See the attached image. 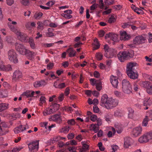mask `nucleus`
I'll list each match as a JSON object with an SVG mask.
<instances>
[{"instance_id":"obj_36","label":"nucleus","mask_w":152,"mask_h":152,"mask_svg":"<svg viewBox=\"0 0 152 152\" xmlns=\"http://www.w3.org/2000/svg\"><path fill=\"white\" fill-rule=\"evenodd\" d=\"M28 42L31 48L32 49H34L36 48L34 42V40L32 38H29Z\"/></svg>"},{"instance_id":"obj_11","label":"nucleus","mask_w":152,"mask_h":152,"mask_svg":"<svg viewBox=\"0 0 152 152\" xmlns=\"http://www.w3.org/2000/svg\"><path fill=\"white\" fill-rule=\"evenodd\" d=\"M152 104V99L148 97L144 99L143 102V109L147 110L148 107Z\"/></svg>"},{"instance_id":"obj_62","label":"nucleus","mask_w":152,"mask_h":152,"mask_svg":"<svg viewBox=\"0 0 152 152\" xmlns=\"http://www.w3.org/2000/svg\"><path fill=\"white\" fill-rule=\"evenodd\" d=\"M6 3L9 6H11L13 4L14 2V0H6Z\"/></svg>"},{"instance_id":"obj_20","label":"nucleus","mask_w":152,"mask_h":152,"mask_svg":"<svg viewBox=\"0 0 152 152\" xmlns=\"http://www.w3.org/2000/svg\"><path fill=\"white\" fill-rule=\"evenodd\" d=\"M137 64L135 62H130L127 64L126 72H131L134 69V67L136 66Z\"/></svg>"},{"instance_id":"obj_39","label":"nucleus","mask_w":152,"mask_h":152,"mask_svg":"<svg viewBox=\"0 0 152 152\" xmlns=\"http://www.w3.org/2000/svg\"><path fill=\"white\" fill-rule=\"evenodd\" d=\"M102 83L100 81H97L96 86V89L98 91H100L102 89Z\"/></svg>"},{"instance_id":"obj_59","label":"nucleus","mask_w":152,"mask_h":152,"mask_svg":"<svg viewBox=\"0 0 152 152\" xmlns=\"http://www.w3.org/2000/svg\"><path fill=\"white\" fill-rule=\"evenodd\" d=\"M81 143L82 145V147L84 148L86 151L88 150L89 149V146L85 143H83V142H81Z\"/></svg>"},{"instance_id":"obj_29","label":"nucleus","mask_w":152,"mask_h":152,"mask_svg":"<svg viewBox=\"0 0 152 152\" xmlns=\"http://www.w3.org/2000/svg\"><path fill=\"white\" fill-rule=\"evenodd\" d=\"M66 52L68 54L69 56L70 57L74 56L76 54L75 51L72 48H70L68 49L67 50Z\"/></svg>"},{"instance_id":"obj_42","label":"nucleus","mask_w":152,"mask_h":152,"mask_svg":"<svg viewBox=\"0 0 152 152\" xmlns=\"http://www.w3.org/2000/svg\"><path fill=\"white\" fill-rule=\"evenodd\" d=\"M99 5L98 4V6L101 9H104V5L103 3V1L102 0H99ZM107 9V7H105L104 9L105 10H106Z\"/></svg>"},{"instance_id":"obj_15","label":"nucleus","mask_w":152,"mask_h":152,"mask_svg":"<svg viewBox=\"0 0 152 152\" xmlns=\"http://www.w3.org/2000/svg\"><path fill=\"white\" fill-rule=\"evenodd\" d=\"M110 82L114 87H117L118 84V78L117 77L111 75L110 77Z\"/></svg>"},{"instance_id":"obj_21","label":"nucleus","mask_w":152,"mask_h":152,"mask_svg":"<svg viewBox=\"0 0 152 152\" xmlns=\"http://www.w3.org/2000/svg\"><path fill=\"white\" fill-rule=\"evenodd\" d=\"M37 55V53L36 52L31 51L28 50L26 56L29 59L32 60Z\"/></svg>"},{"instance_id":"obj_49","label":"nucleus","mask_w":152,"mask_h":152,"mask_svg":"<svg viewBox=\"0 0 152 152\" xmlns=\"http://www.w3.org/2000/svg\"><path fill=\"white\" fill-rule=\"evenodd\" d=\"M98 7V4L95 3L93 4L90 7V10H91V13L93 12V11L95 10Z\"/></svg>"},{"instance_id":"obj_44","label":"nucleus","mask_w":152,"mask_h":152,"mask_svg":"<svg viewBox=\"0 0 152 152\" xmlns=\"http://www.w3.org/2000/svg\"><path fill=\"white\" fill-rule=\"evenodd\" d=\"M43 15L42 13L41 12H36L34 15V17L36 19H39Z\"/></svg>"},{"instance_id":"obj_57","label":"nucleus","mask_w":152,"mask_h":152,"mask_svg":"<svg viewBox=\"0 0 152 152\" xmlns=\"http://www.w3.org/2000/svg\"><path fill=\"white\" fill-rule=\"evenodd\" d=\"M38 27L37 28L41 29H43V23L40 21L37 23Z\"/></svg>"},{"instance_id":"obj_4","label":"nucleus","mask_w":152,"mask_h":152,"mask_svg":"<svg viewBox=\"0 0 152 152\" xmlns=\"http://www.w3.org/2000/svg\"><path fill=\"white\" fill-rule=\"evenodd\" d=\"M122 89L124 92L126 94H129L132 92L131 85L129 82L126 79L123 80L122 82Z\"/></svg>"},{"instance_id":"obj_50","label":"nucleus","mask_w":152,"mask_h":152,"mask_svg":"<svg viewBox=\"0 0 152 152\" xmlns=\"http://www.w3.org/2000/svg\"><path fill=\"white\" fill-rule=\"evenodd\" d=\"M69 127L68 126H66L61 129V132L64 133H67L69 131Z\"/></svg>"},{"instance_id":"obj_2","label":"nucleus","mask_w":152,"mask_h":152,"mask_svg":"<svg viewBox=\"0 0 152 152\" xmlns=\"http://www.w3.org/2000/svg\"><path fill=\"white\" fill-rule=\"evenodd\" d=\"M59 104L53 103L49 107L45 108L43 111V114L46 116L54 113L59 109Z\"/></svg>"},{"instance_id":"obj_23","label":"nucleus","mask_w":152,"mask_h":152,"mask_svg":"<svg viewBox=\"0 0 152 152\" xmlns=\"http://www.w3.org/2000/svg\"><path fill=\"white\" fill-rule=\"evenodd\" d=\"M72 13V11L71 10H66L64 11V13H62L61 15L65 18L69 19L72 17V16L71 15Z\"/></svg>"},{"instance_id":"obj_32","label":"nucleus","mask_w":152,"mask_h":152,"mask_svg":"<svg viewBox=\"0 0 152 152\" xmlns=\"http://www.w3.org/2000/svg\"><path fill=\"white\" fill-rule=\"evenodd\" d=\"M139 84L140 86L145 88L147 89L150 85V82L147 81H142L140 82Z\"/></svg>"},{"instance_id":"obj_12","label":"nucleus","mask_w":152,"mask_h":152,"mask_svg":"<svg viewBox=\"0 0 152 152\" xmlns=\"http://www.w3.org/2000/svg\"><path fill=\"white\" fill-rule=\"evenodd\" d=\"M0 69L1 71H8L11 70L12 68L10 65L5 66L3 61L0 59Z\"/></svg>"},{"instance_id":"obj_9","label":"nucleus","mask_w":152,"mask_h":152,"mask_svg":"<svg viewBox=\"0 0 152 152\" xmlns=\"http://www.w3.org/2000/svg\"><path fill=\"white\" fill-rule=\"evenodd\" d=\"M142 128L141 126H139L132 129L131 132V135L133 137H136L142 134Z\"/></svg>"},{"instance_id":"obj_13","label":"nucleus","mask_w":152,"mask_h":152,"mask_svg":"<svg viewBox=\"0 0 152 152\" xmlns=\"http://www.w3.org/2000/svg\"><path fill=\"white\" fill-rule=\"evenodd\" d=\"M105 39H107V38H109L112 40L114 42H117L118 41V35L110 33L106 34L105 37Z\"/></svg>"},{"instance_id":"obj_8","label":"nucleus","mask_w":152,"mask_h":152,"mask_svg":"<svg viewBox=\"0 0 152 152\" xmlns=\"http://www.w3.org/2000/svg\"><path fill=\"white\" fill-rule=\"evenodd\" d=\"M130 53L128 51L120 52L118 54L119 60L121 62H124L129 57H131Z\"/></svg>"},{"instance_id":"obj_64","label":"nucleus","mask_w":152,"mask_h":152,"mask_svg":"<svg viewBox=\"0 0 152 152\" xmlns=\"http://www.w3.org/2000/svg\"><path fill=\"white\" fill-rule=\"evenodd\" d=\"M148 41L149 43H151L152 42V34L151 33H149L148 34Z\"/></svg>"},{"instance_id":"obj_40","label":"nucleus","mask_w":152,"mask_h":152,"mask_svg":"<svg viewBox=\"0 0 152 152\" xmlns=\"http://www.w3.org/2000/svg\"><path fill=\"white\" fill-rule=\"evenodd\" d=\"M146 136L147 139L148 141H151L152 139V132H149L145 134Z\"/></svg>"},{"instance_id":"obj_45","label":"nucleus","mask_w":152,"mask_h":152,"mask_svg":"<svg viewBox=\"0 0 152 152\" xmlns=\"http://www.w3.org/2000/svg\"><path fill=\"white\" fill-rule=\"evenodd\" d=\"M23 148V147L21 146L15 147L13 149L12 152H18Z\"/></svg>"},{"instance_id":"obj_31","label":"nucleus","mask_w":152,"mask_h":152,"mask_svg":"<svg viewBox=\"0 0 152 152\" xmlns=\"http://www.w3.org/2000/svg\"><path fill=\"white\" fill-rule=\"evenodd\" d=\"M128 118L131 119H133L134 116V110L132 108H129L128 109Z\"/></svg>"},{"instance_id":"obj_53","label":"nucleus","mask_w":152,"mask_h":152,"mask_svg":"<svg viewBox=\"0 0 152 152\" xmlns=\"http://www.w3.org/2000/svg\"><path fill=\"white\" fill-rule=\"evenodd\" d=\"M90 119L91 120L93 121H95L97 119V116L94 114H91L90 115Z\"/></svg>"},{"instance_id":"obj_60","label":"nucleus","mask_w":152,"mask_h":152,"mask_svg":"<svg viewBox=\"0 0 152 152\" xmlns=\"http://www.w3.org/2000/svg\"><path fill=\"white\" fill-rule=\"evenodd\" d=\"M67 123L69 125H73L75 124V122L74 119H71L68 120L67 121Z\"/></svg>"},{"instance_id":"obj_52","label":"nucleus","mask_w":152,"mask_h":152,"mask_svg":"<svg viewBox=\"0 0 152 152\" xmlns=\"http://www.w3.org/2000/svg\"><path fill=\"white\" fill-rule=\"evenodd\" d=\"M54 65V64L53 63L50 62L47 64V69H48L50 70L53 69Z\"/></svg>"},{"instance_id":"obj_30","label":"nucleus","mask_w":152,"mask_h":152,"mask_svg":"<svg viewBox=\"0 0 152 152\" xmlns=\"http://www.w3.org/2000/svg\"><path fill=\"white\" fill-rule=\"evenodd\" d=\"M147 140L145 135L144 134L139 138L138 141L140 143H145L148 142Z\"/></svg>"},{"instance_id":"obj_46","label":"nucleus","mask_w":152,"mask_h":152,"mask_svg":"<svg viewBox=\"0 0 152 152\" xmlns=\"http://www.w3.org/2000/svg\"><path fill=\"white\" fill-rule=\"evenodd\" d=\"M113 118V115L111 114H107L105 116V119L107 122L110 121Z\"/></svg>"},{"instance_id":"obj_51","label":"nucleus","mask_w":152,"mask_h":152,"mask_svg":"<svg viewBox=\"0 0 152 152\" xmlns=\"http://www.w3.org/2000/svg\"><path fill=\"white\" fill-rule=\"evenodd\" d=\"M63 110L66 111L71 113L72 111L71 107L69 106H65L63 108Z\"/></svg>"},{"instance_id":"obj_24","label":"nucleus","mask_w":152,"mask_h":152,"mask_svg":"<svg viewBox=\"0 0 152 152\" xmlns=\"http://www.w3.org/2000/svg\"><path fill=\"white\" fill-rule=\"evenodd\" d=\"M22 77V73L18 70H16L13 73V78L15 80H18L21 78Z\"/></svg>"},{"instance_id":"obj_34","label":"nucleus","mask_w":152,"mask_h":152,"mask_svg":"<svg viewBox=\"0 0 152 152\" xmlns=\"http://www.w3.org/2000/svg\"><path fill=\"white\" fill-rule=\"evenodd\" d=\"M8 105L6 103H1L0 104V112L6 110L8 108Z\"/></svg>"},{"instance_id":"obj_6","label":"nucleus","mask_w":152,"mask_h":152,"mask_svg":"<svg viewBox=\"0 0 152 152\" xmlns=\"http://www.w3.org/2000/svg\"><path fill=\"white\" fill-rule=\"evenodd\" d=\"M8 58L12 62L14 63L18 62L17 55L15 51L13 50H10L8 53Z\"/></svg>"},{"instance_id":"obj_17","label":"nucleus","mask_w":152,"mask_h":152,"mask_svg":"<svg viewBox=\"0 0 152 152\" xmlns=\"http://www.w3.org/2000/svg\"><path fill=\"white\" fill-rule=\"evenodd\" d=\"M49 121H53L57 123H60L62 121V118L60 115H55L51 116L49 118Z\"/></svg>"},{"instance_id":"obj_55","label":"nucleus","mask_w":152,"mask_h":152,"mask_svg":"<svg viewBox=\"0 0 152 152\" xmlns=\"http://www.w3.org/2000/svg\"><path fill=\"white\" fill-rule=\"evenodd\" d=\"M96 57L98 60H100L102 59L103 55L101 53H97L96 54Z\"/></svg>"},{"instance_id":"obj_28","label":"nucleus","mask_w":152,"mask_h":152,"mask_svg":"<svg viewBox=\"0 0 152 152\" xmlns=\"http://www.w3.org/2000/svg\"><path fill=\"white\" fill-rule=\"evenodd\" d=\"M90 130L93 131L94 133H96L99 129V127L96 124H92L89 127Z\"/></svg>"},{"instance_id":"obj_3","label":"nucleus","mask_w":152,"mask_h":152,"mask_svg":"<svg viewBox=\"0 0 152 152\" xmlns=\"http://www.w3.org/2000/svg\"><path fill=\"white\" fill-rule=\"evenodd\" d=\"M104 56L107 58H113L116 53V50L113 48H110L107 45L104 46Z\"/></svg>"},{"instance_id":"obj_58","label":"nucleus","mask_w":152,"mask_h":152,"mask_svg":"<svg viewBox=\"0 0 152 152\" xmlns=\"http://www.w3.org/2000/svg\"><path fill=\"white\" fill-rule=\"evenodd\" d=\"M151 120H152V110H150L147 112V115Z\"/></svg>"},{"instance_id":"obj_16","label":"nucleus","mask_w":152,"mask_h":152,"mask_svg":"<svg viewBox=\"0 0 152 152\" xmlns=\"http://www.w3.org/2000/svg\"><path fill=\"white\" fill-rule=\"evenodd\" d=\"M120 34V39L121 40L125 41L129 40L130 38V35L127 34L125 31H121Z\"/></svg>"},{"instance_id":"obj_19","label":"nucleus","mask_w":152,"mask_h":152,"mask_svg":"<svg viewBox=\"0 0 152 152\" xmlns=\"http://www.w3.org/2000/svg\"><path fill=\"white\" fill-rule=\"evenodd\" d=\"M129 77L132 79H135L138 78V74L137 72H134L133 71L126 72Z\"/></svg>"},{"instance_id":"obj_18","label":"nucleus","mask_w":152,"mask_h":152,"mask_svg":"<svg viewBox=\"0 0 152 152\" xmlns=\"http://www.w3.org/2000/svg\"><path fill=\"white\" fill-rule=\"evenodd\" d=\"M18 39L20 41L25 42L26 39V35L23 33H21L20 30L17 32L15 34Z\"/></svg>"},{"instance_id":"obj_26","label":"nucleus","mask_w":152,"mask_h":152,"mask_svg":"<svg viewBox=\"0 0 152 152\" xmlns=\"http://www.w3.org/2000/svg\"><path fill=\"white\" fill-rule=\"evenodd\" d=\"M131 139L129 137H126L124 139V147L128 148L131 145Z\"/></svg>"},{"instance_id":"obj_61","label":"nucleus","mask_w":152,"mask_h":152,"mask_svg":"<svg viewBox=\"0 0 152 152\" xmlns=\"http://www.w3.org/2000/svg\"><path fill=\"white\" fill-rule=\"evenodd\" d=\"M64 94L62 93L60 94L58 97V100L60 101H62L64 99Z\"/></svg>"},{"instance_id":"obj_10","label":"nucleus","mask_w":152,"mask_h":152,"mask_svg":"<svg viewBox=\"0 0 152 152\" xmlns=\"http://www.w3.org/2000/svg\"><path fill=\"white\" fill-rule=\"evenodd\" d=\"M39 143L38 141H35L28 144L29 151L30 152H34L38 150Z\"/></svg>"},{"instance_id":"obj_47","label":"nucleus","mask_w":152,"mask_h":152,"mask_svg":"<svg viewBox=\"0 0 152 152\" xmlns=\"http://www.w3.org/2000/svg\"><path fill=\"white\" fill-rule=\"evenodd\" d=\"M61 137L60 136L54 137L52 140V142L54 143L55 142L61 140Z\"/></svg>"},{"instance_id":"obj_1","label":"nucleus","mask_w":152,"mask_h":152,"mask_svg":"<svg viewBox=\"0 0 152 152\" xmlns=\"http://www.w3.org/2000/svg\"><path fill=\"white\" fill-rule=\"evenodd\" d=\"M118 104L117 100L108 97L106 94H104L102 97L101 104L107 109L112 108L117 106Z\"/></svg>"},{"instance_id":"obj_35","label":"nucleus","mask_w":152,"mask_h":152,"mask_svg":"<svg viewBox=\"0 0 152 152\" xmlns=\"http://www.w3.org/2000/svg\"><path fill=\"white\" fill-rule=\"evenodd\" d=\"M116 16L113 15H111L108 20V22L110 23L114 22L116 21Z\"/></svg>"},{"instance_id":"obj_54","label":"nucleus","mask_w":152,"mask_h":152,"mask_svg":"<svg viewBox=\"0 0 152 152\" xmlns=\"http://www.w3.org/2000/svg\"><path fill=\"white\" fill-rule=\"evenodd\" d=\"M90 81L91 84L93 86L94 85L96 86L97 82L99 81V80H96L94 79H91L90 80Z\"/></svg>"},{"instance_id":"obj_48","label":"nucleus","mask_w":152,"mask_h":152,"mask_svg":"<svg viewBox=\"0 0 152 152\" xmlns=\"http://www.w3.org/2000/svg\"><path fill=\"white\" fill-rule=\"evenodd\" d=\"M6 41L10 45H12L13 44V42L12 38L10 37H6Z\"/></svg>"},{"instance_id":"obj_14","label":"nucleus","mask_w":152,"mask_h":152,"mask_svg":"<svg viewBox=\"0 0 152 152\" xmlns=\"http://www.w3.org/2000/svg\"><path fill=\"white\" fill-rule=\"evenodd\" d=\"M17 24V23L15 21H12L8 23V26L10 30L15 34L19 30H18L17 28L15 26Z\"/></svg>"},{"instance_id":"obj_43","label":"nucleus","mask_w":152,"mask_h":152,"mask_svg":"<svg viewBox=\"0 0 152 152\" xmlns=\"http://www.w3.org/2000/svg\"><path fill=\"white\" fill-rule=\"evenodd\" d=\"M52 29L50 28H48V32H47L46 34V36L48 37H52L54 36L53 33L52 31Z\"/></svg>"},{"instance_id":"obj_33","label":"nucleus","mask_w":152,"mask_h":152,"mask_svg":"<svg viewBox=\"0 0 152 152\" xmlns=\"http://www.w3.org/2000/svg\"><path fill=\"white\" fill-rule=\"evenodd\" d=\"M110 130L108 133L107 136L108 137H110L114 135L116 131L115 129L112 127H110Z\"/></svg>"},{"instance_id":"obj_38","label":"nucleus","mask_w":152,"mask_h":152,"mask_svg":"<svg viewBox=\"0 0 152 152\" xmlns=\"http://www.w3.org/2000/svg\"><path fill=\"white\" fill-rule=\"evenodd\" d=\"M39 105L40 106H42V104H45L46 102V99L44 96H41L39 99Z\"/></svg>"},{"instance_id":"obj_37","label":"nucleus","mask_w":152,"mask_h":152,"mask_svg":"<svg viewBox=\"0 0 152 152\" xmlns=\"http://www.w3.org/2000/svg\"><path fill=\"white\" fill-rule=\"evenodd\" d=\"M151 119L148 117V116H146L143 120L142 123V126H146L148 124V121Z\"/></svg>"},{"instance_id":"obj_7","label":"nucleus","mask_w":152,"mask_h":152,"mask_svg":"<svg viewBox=\"0 0 152 152\" xmlns=\"http://www.w3.org/2000/svg\"><path fill=\"white\" fill-rule=\"evenodd\" d=\"M15 48L16 50L23 55L26 56L28 50L23 45L17 43L15 44Z\"/></svg>"},{"instance_id":"obj_63","label":"nucleus","mask_w":152,"mask_h":152,"mask_svg":"<svg viewBox=\"0 0 152 152\" xmlns=\"http://www.w3.org/2000/svg\"><path fill=\"white\" fill-rule=\"evenodd\" d=\"M15 133L16 134H18L21 132L20 126L16 127L14 129Z\"/></svg>"},{"instance_id":"obj_25","label":"nucleus","mask_w":152,"mask_h":152,"mask_svg":"<svg viewBox=\"0 0 152 152\" xmlns=\"http://www.w3.org/2000/svg\"><path fill=\"white\" fill-rule=\"evenodd\" d=\"M46 84L45 81L44 80L37 81L35 82L34 84V86L35 88H38L44 86Z\"/></svg>"},{"instance_id":"obj_22","label":"nucleus","mask_w":152,"mask_h":152,"mask_svg":"<svg viewBox=\"0 0 152 152\" xmlns=\"http://www.w3.org/2000/svg\"><path fill=\"white\" fill-rule=\"evenodd\" d=\"M34 94V91L28 90L24 92L23 94L21 95V96H26V98H29L33 97Z\"/></svg>"},{"instance_id":"obj_27","label":"nucleus","mask_w":152,"mask_h":152,"mask_svg":"<svg viewBox=\"0 0 152 152\" xmlns=\"http://www.w3.org/2000/svg\"><path fill=\"white\" fill-rule=\"evenodd\" d=\"M100 45L97 39L95 38L92 44V47L94 50L98 49L100 47Z\"/></svg>"},{"instance_id":"obj_56","label":"nucleus","mask_w":152,"mask_h":152,"mask_svg":"<svg viewBox=\"0 0 152 152\" xmlns=\"http://www.w3.org/2000/svg\"><path fill=\"white\" fill-rule=\"evenodd\" d=\"M147 93L149 94H152V85L149 86L147 89Z\"/></svg>"},{"instance_id":"obj_41","label":"nucleus","mask_w":152,"mask_h":152,"mask_svg":"<svg viewBox=\"0 0 152 152\" xmlns=\"http://www.w3.org/2000/svg\"><path fill=\"white\" fill-rule=\"evenodd\" d=\"M21 132H23L27 129H28L29 128L28 125V124H26L25 125H20L19 126Z\"/></svg>"},{"instance_id":"obj_5","label":"nucleus","mask_w":152,"mask_h":152,"mask_svg":"<svg viewBox=\"0 0 152 152\" xmlns=\"http://www.w3.org/2000/svg\"><path fill=\"white\" fill-rule=\"evenodd\" d=\"M146 41V37L145 34L136 36L133 40L134 44L138 45L145 42Z\"/></svg>"}]
</instances>
